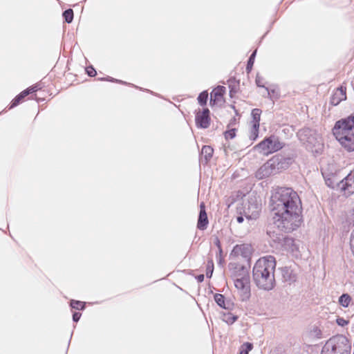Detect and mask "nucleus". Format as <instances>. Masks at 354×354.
<instances>
[{"label": "nucleus", "instance_id": "42", "mask_svg": "<svg viewBox=\"0 0 354 354\" xmlns=\"http://www.w3.org/2000/svg\"><path fill=\"white\" fill-rule=\"evenodd\" d=\"M346 222L348 223L349 225L354 226V208L353 213L347 216Z\"/></svg>", "mask_w": 354, "mask_h": 354}, {"label": "nucleus", "instance_id": "30", "mask_svg": "<svg viewBox=\"0 0 354 354\" xmlns=\"http://www.w3.org/2000/svg\"><path fill=\"white\" fill-rule=\"evenodd\" d=\"M214 270V261L212 259H208L206 267V277L212 278Z\"/></svg>", "mask_w": 354, "mask_h": 354}, {"label": "nucleus", "instance_id": "25", "mask_svg": "<svg viewBox=\"0 0 354 354\" xmlns=\"http://www.w3.org/2000/svg\"><path fill=\"white\" fill-rule=\"evenodd\" d=\"M69 303L72 310H84L86 308V302L84 301L71 299Z\"/></svg>", "mask_w": 354, "mask_h": 354}, {"label": "nucleus", "instance_id": "11", "mask_svg": "<svg viewBox=\"0 0 354 354\" xmlns=\"http://www.w3.org/2000/svg\"><path fill=\"white\" fill-rule=\"evenodd\" d=\"M281 232H283V230L279 229L274 223L273 227L268 229L267 234L269 236L270 242L273 243V245H272V247L279 248V245L281 243V241H283L285 236V234H282ZM283 232H285L283 231Z\"/></svg>", "mask_w": 354, "mask_h": 354}, {"label": "nucleus", "instance_id": "37", "mask_svg": "<svg viewBox=\"0 0 354 354\" xmlns=\"http://www.w3.org/2000/svg\"><path fill=\"white\" fill-rule=\"evenodd\" d=\"M85 72L88 76L91 77H95L97 75L96 70L93 65H89L87 67H86Z\"/></svg>", "mask_w": 354, "mask_h": 354}, {"label": "nucleus", "instance_id": "39", "mask_svg": "<svg viewBox=\"0 0 354 354\" xmlns=\"http://www.w3.org/2000/svg\"><path fill=\"white\" fill-rule=\"evenodd\" d=\"M263 77L259 75V73L257 74L255 82L257 86L265 88V86L263 84Z\"/></svg>", "mask_w": 354, "mask_h": 354}, {"label": "nucleus", "instance_id": "27", "mask_svg": "<svg viewBox=\"0 0 354 354\" xmlns=\"http://www.w3.org/2000/svg\"><path fill=\"white\" fill-rule=\"evenodd\" d=\"M237 319L238 316L231 313H223L222 316L223 321L226 322L227 324H232L237 320Z\"/></svg>", "mask_w": 354, "mask_h": 354}, {"label": "nucleus", "instance_id": "13", "mask_svg": "<svg viewBox=\"0 0 354 354\" xmlns=\"http://www.w3.org/2000/svg\"><path fill=\"white\" fill-rule=\"evenodd\" d=\"M225 91V87L221 85L217 86L212 90L209 99V104L212 106L223 101Z\"/></svg>", "mask_w": 354, "mask_h": 354}, {"label": "nucleus", "instance_id": "5", "mask_svg": "<svg viewBox=\"0 0 354 354\" xmlns=\"http://www.w3.org/2000/svg\"><path fill=\"white\" fill-rule=\"evenodd\" d=\"M283 147L284 143L280 140L277 136L270 135L266 137L255 148L257 149L260 153L268 155L278 151Z\"/></svg>", "mask_w": 354, "mask_h": 354}, {"label": "nucleus", "instance_id": "7", "mask_svg": "<svg viewBox=\"0 0 354 354\" xmlns=\"http://www.w3.org/2000/svg\"><path fill=\"white\" fill-rule=\"evenodd\" d=\"M299 140L306 145V147L313 149V147L321 145V137L317 132L308 127L300 129L297 133Z\"/></svg>", "mask_w": 354, "mask_h": 354}, {"label": "nucleus", "instance_id": "55", "mask_svg": "<svg viewBox=\"0 0 354 354\" xmlns=\"http://www.w3.org/2000/svg\"><path fill=\"white\" fill-rule=\"evenodd\" d=\"M246 279L245 278V286H244V288H245V290H246ZM246 294V291H245V295Z\"/></svg>", "mask_w": 354, "mask_h": 354}, {"label": "nucleus", "instance_id": "31", "mask_svg": "<svg viewBox=\"0 0 354 354\" xmlns=\"http://www.w3.org/2000/svg\"><path fill=\"white\" fill-rule=\"evenodd\" d=\"M351 301V298L348 294H343L339 298V303L343 307H348Z\"/></svg>", "mask_w": 354, "mask_h": 354}, {"label": "nucleus", "instance_id": "50", "mask_svg": "<svg viewBox=\"0 0 354 354\" xmlns=\"http://www.w3.org/2000/svg\"><path fill=\"white\" fill-rule=\"evenodd\" d=\"M238 354H243V344L239 346Z\"/></svg>", "mask_w": 354, "mask_h": 354}, {"label": "nucleus", "instance_id": "8", "mask_svg": "<svg viewBox=\"0 0 354 354\" xmlns=\"http://www.w3.org/2000/svg\"><path fill=\"white\" fill-rule=\"evenodd\" d=\"M210 111L208 108H203L202 110L198 109L195 111V124L197 128L207 129L211 122Z\"/></svg>", "mask_w": 354, "mask_h": 354}, {"label": "nucleus", "instance_id": "47", "mask_svg": "<svg viewBox=\"0 0 354 354\" xmlns=\"http://www.w3.org/2000/svg\"><path fill=\"white\" fill-rule=\"evenodd\" d=\"M204 278H205V276L203 274H201L196 275L195 277V279H196L198 283H202L204 281Z\"/></svg>", "mask_w": 354, "mask_h": 354}, {"label": "nucleus", "instance_id": "54", "mask_svg": "<svg viewBox=\"0 0 354 354\" xmlns=\"http://www.w3.org/2000/svg\"><path fill=\"white\" fill-rule=\"evenodd\" d=\"M266 90L267 91L268 95H270V92L269 89L268 88H266Z\"/></svg>", "mask_w": 354, "mask_h": 354}, {"label": "nucleus", "instance_id": "24", "mask_svg": "<svg viewBox=\"0 0 354 354\" xmlns=\"http://www.w3.org/2000/svg\"><path fill=\"white\" fill-rule=\"evenodd\" d=\"M214 153V149L209 145H204L203 146L201 155L202 156L201 158H204L205 163H208L211 158H212Z\"/></svg>", "mask_w": 354, "mask_h": 354}, {"label": "nucleus", "instance_id": "4", "mask_svg": "<svg viewBox=\"0 0 354 354\" xmlns=\"http://www.w3.org/2000/svg\"><path fill=\"white\" fill-rule=\"evenodd\" d=\"M261 210V199L254 192H250L248 196V207H245V218L251 226L257 225V221Z\"/></svg>", "mask_w": 354, "mask_h": 354}, {"label": "nucleus", "instance_id": "34", "mask_svg": "<svg viewBox=\"0 0 354 354\" xmlns=\"http://www.w3.org/2000/svg\"><path fill=\"white\" fill-rule=\"evenodd\" d=\"M117 83H118V84H124V85H129V86H133V87H135V88H138V89H140V91H147V92L150 93H151V94H152V95H157V94H155L153 91H150V90H149V89L142 88L139 87V86H136V85H134V84H133L128 83V82H124V81H122V80H118Z\"/></svg>", "mask_w": 354, "mask_h": 354}, {"label": "nucleus", "instance_id": "49", "mask_svg": "<svg viewBox=\"0 0 354 354\" xmlns=\"http://www.w3.org/2000/svg\"><path fill=\"white\" fill-rule=\"evenodd\" d=\"M326 184L329 187H331L333 189L335 188V185L333 184V183L332 182V180L330 178H328L326 180Z\"/></svg>", "mask_w": 354, "mask_h": 354}, {"label": "nucleus", "instance_id": "35", "mask_svg": "<svg viewBox=\"0 0 354 354\" xmlns=\"http://www.w3.org/2000/svg\"><path fill=\"white\" fill-rule=\"evenodd\" d=\"M216 257L217 263H218V266H223V263H225L223 249H220L218 250V252L216 254Z\"/></svg>", "mask_w": 354, "mask_h": 354}, {"label": "nucleus", "instance_id": "32", "mask_svg": "<svg viewBox=\"0 0 354 354\" xmlns=\"http://www.w3.org/2000/svg\"><path fill=\"white\" fill-rule=\"evenodd\" d=\"M256 55H257V50H255L252 52V53L250 55V56L248 60L247 66H246V70H247L248 73H250L252 69V66H253V64L254 62Z\"/></svg>", "mask_w": 354, "mask_h": 354}, {"label": "nucleus", "instance_id": "16", "mask_svg": "<svg viewBox=\"0 0 354 354\" xmlns=\"http://www.w3.org/2000/svg\"><path fill=\"white\" fill-rule=\"evenodd\" d=\"M238 201H239L238 206L243 207V192L241 189L232 192L230 196L226 199L225 204L229 208Z\"/></svg>", "mask_w": 354, "mask_h": 354}, {"label": "nucleus", "instance_id": "2", "mask_svg": "<svg viewBox=\"0 0 354 354\" xmlns=\"http://www.w3.org/2000/svg\"><path fill=\"white\" fill-rule=\"evenodd\" d=\"M275 268L276 260L273 256L263 257L257 261L253 267L252 277L259 288L265 290H270L274 288Z\"/></svg>", "mask_w": 354, "mask_h": 354}, {"label": "nucleus", "instance_id": "18", "mask_svg": "<svg viewBox=\"0 0 354 354\" xmlns=\"http://www.w3.org/2000/svg\"><path fill=\"white\" fill-rule=\"evenodd\" d=\"M346 99V87L341 86L330 97V102L333 106L338 105L342 101Z\"/></svg>", "mask_w": 354, "mask_h": 354}, {"label": "nucleus", "instance_id": "23", "mask_svg": "<svg viewBox=\"0 0 354 354\" xmlns=\"http://www.w3.org/2000/svg\"><path fill=\"white\" fill-rule=\"evenodd\" d=\"M239 256L243 257V244L234 245L230 253L229 259L231 261H236Z\"/></svg>", "mask_w": 354, "mask_h": 354}, {"label": "nucleus", "instance_id": "36", "mask_svg": "<svg viewBox=\"0 0 354 354\" xmlns=\"http://www.w3.org/2000/svg\"><path fill=\"white\" fill-rule=\"evenodd\" d=\"M236 212L238 214L236 221L239 223H242L243 222V207L237 206Z\"/></svg>", "mask_w": 354, "mask_h": 354}, {"label": "nucleus", "instance_id": "40", "mask_svg": "<svg viewBox=\"0 0 354 354\" xmlns=\"http://www.w3.org/2000/svg\"><path fill=\"white\" fill-rule=\"evenodd\" d=\"M31 93H32V88H30V87H28L27 88L22 91L21 93H19L21 96H22L24 99L26 96Z\"/></svg>", "mask_w": 354, "mask_h": 354}, {"label": "nucleus", "instance_id": "19", "mask_svg": "<svg viewBox=\"0 0 354 354\" xmlns=\"http://www.w3.org/2000/svg\"><path fill=\"white\" fill-rule=\"evenodd\" d=\"M214 299L216 304L223 309L229 310L233 306V303L230 300H227L225 297L220 293H215Z\"/></svg>", "mask_w": 354, "mask_h": 354}, {"label": "nucleus", "instance_id": "17", "mask_svg": "<svg viewBox=\"0 0 354 354\" xmlns=\"http://www.w3.org/2000/svg\"><path fill=\"white\" fill-rule=\"evenodd\" d=\"M339 345L334 344L331 347V350L330 351L328 348H326L325 346L322 351L321 354H350L351 352V346L348 344H344L343 346V348Z\"/></svg>", "mask_w": 354, "mask_h": 354}, {"label": "nucleus", "instance_id": "52", "mask_svg": "<svg viewBox=\"0 0 354 354\" xmlns=\"http://www.w3.org/2000/svg\"><path fill=\"white\" fill-rule=\"evenodd\" d=\"M341 338L342 339V344H344V342H347V339L346 337H342Z\"/></svg>", "mask_w": 354, "mask_h": 354}, {"label": "nucleus", "instance_id": "3", "mask_svg": "<svg viewBox=\"0 0 354 354\" xmlns=\"http://www.w3.org/2000/svg\"><path fill=\"white\" fill-rule=\"evenodd\" d=\"M332 131L336 140L346 151H354V114L337 121Z\"/></svg>", "mask_w": 354, "mask_h": 354}, {"label": "nucleus", "instance_id": "46", "mask_svg": "<svg viewBox=\"0 0 354 354\" xmlns=\"http://www.w3.org/2000/svg\"><path fill=\"white\" fill-rule=\"evenodd\" d=\"M30 88H32V93L37 91H39L40 89H41V86L40 85V84H35L32 86H29Z\"/></svg>", "mask_w": 354, "mask_h": 354}, {"label": "nucleus", "instance_id": "14", "mask_svg": "<svg viewBox=\"0 0 354 354\" xmlns=\"http://www.w3.org/2000/svg\"><path fill=\"white\" fill-rule=\"evenodd\" d=\"M276 174V170L274 169V167L269 160L257 171L256 177L259 179H263Z\"/></svg>", "mask_w": 354, "mask_h": 354}, {"label": "nucleus", "instance_id": "48", "mask_svg": "<svg viewBox=\"0 0 354 354\" xmlns=\"http://www.w3.org/2000/svg\"><path fill=\"white\" fill-rule=\"evenodd\" d=\"M104 79H105L106 81L111 82L117 83V82H118V79H115V78L110 77V76L104 77Z\"/></svg>", "mask_w": 354, "mask_h": 354}, {"label": "nucleus", "instance_id": "29", "mask_svg": "<svg viewBox=\"0 0 354 354\" xmlns=\"http://www.w3.org/2000/svg\"><path fill=\"white\" fill-rule=\"evenodd\" d=\"M24 100V98L22 96H21V95L19 93L10 102V104L8 106V109H12L17 106Z\"/></svg>", "mask_w": 354, "mask_h": 354}, {"label": "nucleus", "instance_id": "53", "mask_svg": "<svg viewBox=\"0 0 354 354\" xmlns=\"http://www.w3.org/2000/svg\"><path fill=\"white\" fill-rule=\"evenodd\" d=\"M97 80L100 81H106V80L104 79V77H98Z\"/></svg>", "mask_w": 354, "mask_h": 354}, {"label": "nucleus", "instance_id": "21", "mask_svg": "<svg viewBox=\"0 0 354 354\" xmlns=\"http://www.w3.org/2000/svg\"><path fill=\"white\" fill-rule=\"evenodd\" d=\"M209 224V220L207 217V214L206 210L199 211L198 221H197V228L199 230H205L207 229Z\"/></svg>", "mask_w": 354, "mask_h": 354}, {"label": "nucleus", "instance_id": "10", "mask_svg": "<svg viewBox=\"0 0 354 354\" xmlns=\"http://www.w3.org/2000/svg\"><path fill=\"white\" fill-rule=\"evenodd\" d=\"M261 111L259 109H254L252 111V128L250 135V140L251 141L256 140L259 136V121L261 117Z\"/></svg>", "mask_w": 354, "mask_h": 354}, {"label": "nucleus", "instance_id": "20", "mask_svg": "<svg viewBox=\"0 0 354 354\" xmlns=\"http://www.w3.org/2000/svg\"><path fill=\"white\" fill-rule=\"evenodd\" d=\"M279 248L292 252L297 250L295 240L292 238L288 236L287 235H285L283 241H281V243L279 245Z\"/></svg>", "mask_w": 354, "mask_h": 354}, {"label": "nucleus", "instance_id": "44", "mask_svg": "<svg viewBox=\"0 0 354 354\" xmlns=\"http://www.w3.org/2000/svg\"><path fill=\"white\" fill-rule=\"evenodd\" d=\"M82 314L79 312H73V321L75 323L78 322L80 319Z\"/></svg>", "mask_w": 354, "mask_h": 354}, {"label": "nucleus", "instance_id": "6", "mask_svg": "<svg viewBox=\"0 0 354 354\" xmlns=\"http://www.w3.org/2000/svg\"><path fill=\"white\" fill-rule=\"evenodd\" d=\"M228 268L234 286L239 290L240 297L241 300L243 301V264L237 261H230L228 264Z\"/></svg>", "mask_w": 354, "mask_h": 354}, {"label": "nucleus", "instance_id": "1", "mask_svg": "<svg viewBox=\"0 0 354 354\" xmlns=\"http://www.w3.org/2000/svg\"><path fill=\"white\" fill-rule=\"evenodd\" d=\"M270 207L273 223L285 233L297 230L301 222V202L297 193L290 187H278L272 193Z\"/></svg>", "mask_w": 354, "mask_h": 354}, {"label": "nucleus", "instance_id": "33", "mask_svg": "<svg viewBox=\"0 0 354 354\" xmlns=\"http://www.w3.org/2000/svg\"><path fill=\"white\" fill-rule=\"evenodd\" d=\"M236 129L232 128L224 131L223 134L226 140L233 139L236 135Z\"/></svg>", "mask_w": 354, "mask_h": 354}, {"label": "nucleus", "instance_id": "22", "mask_svg": "<svg viewBox=\"0 0 354 354\" xmlns=\"http://www.w3.org/2000/svg\"><path fill=\"white\" fill-rule=\"evenodd\" d=\"M227 83L230 89V96L233 97L239 89L240 80H236L234 77H230L227 80Z\"/></svg>", "mask_w": 354, "mask_h": 354}, {"label": "nucleus", "instance_id": "38", "mask_svg": "<svg viewBox=\"0 0 354 354\" xmlns=\"http://www.w3.org/2000/svg\"><path fill=\"white\" fill-rule=\"evenodd\" d=\"M212 239L214 244L218 248V250L220 249H223L218 236L216 235H213Z\"/></svg>", "mask_w": 354, "mask_h": 354}, {"label": "nucleus", "instance_id": "15", "mask_svg": "<svg viewBox=\"0 0 354 354\" xmlns=\"http://www.w3.org/2000/svg\"><path fill=\"white\" fill-rule=\"evenodd\" d=\"M281 273L283 280L289 284L296 281L297 274L295 269L292 266H285L281 268Z\"/></svg>", "mask_w": 354, "mask_h": 354}, {"label": "nucleus", "instance_id": "45", "mask_svg": "<svg viewBox=\"0 0 354 354\" xmlns=\"http://www.w3.org/2000/svg\"><path fill=\"white\" fill-rule=\"evenodd\" d=\"M253 348V344L250 342H245V354H248L249 351H250Z\"/></svg>", "mask_w": 354, "mask_h": 354}, {"label": "nucleus", "instance_id": "12", "mask_svg": "<svg viewBox=\"0 0 354 354\" xmlns=\"http://www.w3.org/2000/svg\"><path fill=\"white\" fill-rule=\"evenodd\" d=\"M339 188L347 192L348 194L354 193V169L351 171L343 180L338 184Z\"/></svg>", "mask_w": 354, "mask_h": 354}, {"label": "nucleus", "instance_id": "43", "mask_svg": "<svg viewBox=\"0 0 354 354\" xmlns=\"http://www.w3.org/2000/svg\"><path fill=\"white\" fill-rule=\"evenodd\" d=\"M350 247L354 255V230L352 231L350 236Z\"/></svg>", "mask_w": 354, "mask_h": 354}, {"label": "nucleus", "instance_id": "41", "mask_svg": "<svg viewBox=\"0 0 354 354\" xmlns=\"http://www.w3.org/2000/svg\"><path fill=\"white\" fill-rule=\"evenodd\" d=\"M336 323L337 324V325H339L340 326H344L348 324V321L344 319L342 317H338L336 319Z\"/></svg>", "mask_w": 354, "mask_h": 354}, {"label": "nucleus", "instance_id": "28", "mask_svg": "<svg viewBox=\"0 0 354 354\" xmlns=\"http://www.w3.org/2000/svg\"><path fill=\"white\" fill-rule=\"evenodd\" d=\"M198 103L201 106H205L208 100V92L207 91H203L199 93L197 97Z\"/></svg>", "mask_w": 354, "mask_h": 354}, {"label": "nucleus", "instance_id": "26", "mask_svg": "<svg viewBox=\"0 0 354 354\" xmlns=\"http://www.w3.org/2000/svg\"><path fill=\"white\" fill-rule=\"evenodd\" d=\"M62 17L64 19V22L67 24L72 23L74 17V12L73 9L68 8L66 10L63 11L62 12Z\"/></svg>", "mask_w": 354, "mask_h": 354}, {"label": "nucleus", "instance_id": "9", "mask_svg": "<svg viewBox=\"0 0 354 354\" xmlns=\"http://www.w3.org/2000/svg\"><path fill=\"white\" fill-rule=\"evenodd\" d=\"M276 173L287 169L294 161L293 156L285 157L281 154H277L270 159Z\"/></svg>", "mask_w": 354, "mask_h": 354}, {"label": "nucleus", "instance_id": "51", "mask_svg": "<svg viewBox=\"0 0 354 354\" xmlns=\"http://www.w3.org/2000/svg\"><path fill=\"white\" fill-rule=\"evenodd\" d=\"M205 210V206L203 202L200 204V211Z\"/></svg>", "mask_w": 354, "mask_h": 354}]
</instances>
